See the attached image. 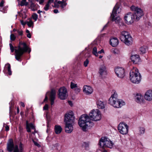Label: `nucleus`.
<instances>
[{
	"mask_svg": "<svg viewBox=\"0 0 152 152\" xmlns=\"http://www.w3.org/2000/svg\"><path fill=\"white\" fill-rule=\"evenodd\" d=\"M83 91L85 94L89 95L92 93L93 89L90 86L85 85L83 88Z\"/></svg>",
	"mask_w": 152,
	"mask_h": 152,
	"instance_id": "dca6fc26",
	"label": "nucleus"
},
{
	"mask_svg": "<svg viewBox=\"0 0 152 152\" xmlns=\"http://www.w3.org/2000/svg\"><path fill=\"white\" fill-rule=\"evenodd\" d=\"M23 45V47H21L19 46L18 49L15 50V52L16 53L15 57L16 59L19 61H21L20 57L25 52L28 51V53H30L31 51V49L28 48L26 44L24 42L20 43V45Z\"/></svg>",
	"mask_w": 152,
	"mask_h": 152,
	"instance_id": "20e7f679",
	"label": "nucleus"
},
{
	"mask_svg": "<svg viewBox=\"0 0 152 152\" xmlns=\"http://www.w3.org/2000/svg\"><path fill=\"white\" fill-rule=\"evenodd\" d=\"M18 5H20L21 6H23L24 5L27 6L28 5V3L27 2H25L22 1L20 2V4H19Z\"/></svg>",
	"mask_w": 152,
	"mask_h": 152,
	"instance_id": "473e14b6",
	"label": "nucleus"
},
{
	"mask_svg": "<svg viewBox=\"0 0 152 152\" xmlns=\"http://www.w3.org/2000/svg\"><path fill=\"white\" fill-rule=\"evenodd\" d=\"M89 115L90 120L95 121H99L101 118L100 113L98 109L92 110L89 113Z\"/></svg>",
	"mask_w": 152,
	"mask_h": 152,
	"instance_id": "1a4fd4ad",
	"label": "nucleus"
},
{
	"mask_svg": "<svg viewBox=\"0 0 152 152\" xmlns=\"http://www.w3.org/2000/svg\"><path fill=\"white\" fill-rule=\"evenodd\" d=\"M33 19H34L35 21H36L38 18V15L36 13H34L32 15Z\"/></svg>",
	"mask_w": 152,
	"mask_h": 152,
	"instance_id": "f704fd0d",
	"label": "nucleus"
},
{
	"mask_svg": "<svg viewBox=\"0 0 152 152\" xmlns=\"http://www.w3.org/2000/svg\"><path fill=\"white\" fill-rule=\"evenodd\" d=\"M16 37L13 34H11L10 35V39L11 41H13L15 39Z\"/></svg>",
	"mask_w": 152,
	"mask_h": 152,
	"instance_id": "c9c22d12",
	"label": "nucleus"
},
{
	"mask_svg": "<svg viewBox=\"0 0 152 152\" xmlns=\"http://www.w3.org/2000/svg\"><path fill=\"white\" fill-rule=\"evenodd\" d=\"M71 88L72 89L75 88L76 87V84H75L72 82H71L70 85Z\"/></svg>",
	"mask_w": 152,
	"mask_h": 152,
	"instance_id": "e433bc0d",
	"label": "nucleus"
},
{
	"mask_svg": "<svg viewBox=\"0 0 152 152\" xmlns=\"http://www.w3.org/2000/svg\"><path fill=\"white\" fill-rule=\"evenodd\" d=\"M58 4H61V3H63V1H58Z\"/></svg>",
	"mask_w": 152,
	"mask_h": 152,
	"instance_id": "e2e57ef3",
	"label": "nucleus"
},
{
	"mask_svg": "<svg viewBox=\"0 0 152 152\" xmlns=\"http://www.w3.org/2000/svg\"><path fill=\"white\" fill-rule=\"evenodd\" d=\"M55 132L56 134L60 133L62 130V129L60 126L56 125L55 128Z\"/></svg>",
	"mask_w": 152,
	"mask_h": 152,
	"instance_id": "bb28decb",
	"label": "nucleus"
},
{
	"mask_svg": "<svg viewBox=\"0 0 152 152\" xmlns=\"http://www.w3.org/2000/svg\"><path fill=\"white\" fill-rule=\"evenodd\" d=\"M99 73L101 75H107L106 68L104 65H101L99 69Z\"/></svg>",
	"mask_w": 152,
	"mask_h": 152,
	"instance_id": "4be33fe9",
	"label": "nucleus"
},
{
	"mask_svg": "<svg viewBox=\"0 0 152 152\" xmlns=\"http://www.w3.org/2000/svg\"><path fill=\"white\" fill-rule=\"evenodd\" d=\"M30 127L32 129H35L34 126L32 123L28 124V121H26V129L27 131L28 132H31V129Z\"/></svg>",
	"mask_w": 152,
	"mask_h": 152,
	"instance_id": "b1692460",
	"label": "nucleus"
},
{
	"mask_svg": "<svg viewBox=\"0 0 152 152\" xmlns=\"http://www.w3.org/2000/svg\"><path fill=\"white\" fill-rule=\"evenodd\" d=\"M118 41L116 38H112L110 40V44L113 47L116 46L118 44Z\"/></svg>",
	"mask_w": 152,
	"mask_h": 152,
	"instance_id": "5701e85b",
	"label": "nucleus"
},
{
	"mask_svg": "<svg viewBox=\"0 0 152 152\" xmlns=\"http://www.w3.org/2000/svg\"><path fill=\"white\" fill-rule=\"evenodd\" d=\"M67 92L66 88L64 87L61 88L58 91V97L61 99H64L67 96Z\"/></svg>",
	"mask_w": 152,
	"mask_h": 152,
	"instance_id": "f8f14e48",
	"label": "nucleus"
},
{
	"mask_svg": "<svg viewBox=\"0 0 152 152\" xmlns=\"http://www.w3.org/2000/svg\"><path fill=\"white\" fill-rule=\"evenodd\" d=\"M135 101L137 103L142 104L144 103L145 101L143 96L140 94H137L135 96Z\"/></svg>",
	"mask_w": 152,
	"mask_h": 152,
	"instance_id": "a211bd4d",
	"label": "nucleus"
},
{
	"mask_svg": "<svg viewBox=\"0 0 152 152\" xmlns=\"http://www.w3.org/2000/svg\"><path fill=\"white\" fill-rule=\"evenodd\" d=\"M26 32L27 33H30L29 31L28 30H26Z\"/></svg>",
	"mask_w": 152,
	"mask_h": 152,
	"instance_id": "0e129e2a",
	"label": "nucleus"
},
{
	"mask_svg": "<svg viewBox=\"0 0 152 152\" xmlns=\"http://www.w3.org/2000/svg\"><path fill=\"white\" fill-rule=\"evenodd\" d=\"M53 0H49L47 3H48L49 4H50L53 1Z\"/></svg>",
	"mask_w": 152,
	"mask_h": 152,
	"instance_id": "6e6d98bb",
	"label": "nucleus"
},
{
	"mask_svg": "<svg viewBox=\"0 0 152 152\" xmlns=\"http://www.w3.org/2000/svg\"><path fill=\"white\" fill-rule=\"evenodd\" d=\"M19 148L17 145H14L12 139L9 140L7 145V150L9 152L12 151L13 152H23V145L21 143L19 145Z\"/></svg>",
	"mask_w": 152,
	"mask_h": 152,
	"instance_id": "39448f33",
	"label": "nucleus"
},
{
	"mask_svg": "<svg viewBox=\"0 0 152 152\" xmlns=\"http://www.w3.org/2000/svg\"><path fill=\"white\" fill-rule=\"evenodd\" d=\"M48 104H46L43 107V109L44 110H48Z\"/></svg>",
	"mask_w": 152,
	"mask_h": 152,
	"instance_id": "37998d69",
	"label": "nucleus"
},
{
	"mask_svg": "<svg viewBox=\"0 0 152 152\" xmlns=\"http://www.w3.org/2000/svg\"><path fill=\"white\" fill-rule=\"evenodd\" d=\"M131 58L132 61L135 64H138L140 60L139 56L137 54L132 55Z\"/></svg>",
	"mask_w": 152,
	"mask_h": 152,
	"instance_id": "412c9836",
	"label": "nucleus"
},
{
	"mask_svg": "<svg viewBox=\"0 0 152 152\" xmlns=\"http://www.w3.org/2000/svg\"><path fill=\"white\" fill-rule=\"evenodd\" d=\"M89 61L88 59H87L84 62V65L86 67L87 66L88 64L89 63Z\"/></svg>",
	"mask_w": 152,
	"mask_h": 152,
	"instance_id": "58836bf2",
	"label": "nucleus"
},
{
	"mask_svg": "<svg viewBox=\"0 0 152 152\" xmlns=\"http://www.w3.org/2000/svg\"><path fill=\"white\" fill-rule=\"evenodd\" d=\"M82 146L85 148L86 149H87L89 146V144L88 142H84L82 145Z\"/></svg>",
	"mask_w": 152,
	"mask_h": 152,
	"instance_id": "2f4dec72",
	"label": "nucleus"
},
{
	"mask_svg": "<svg viewBox=\"0 0 152 152\" xmlns=\"http://www.w3.org/2000/svg\"><path fill=\"white\" fill-rule=\"evenodd\" d=\"M81 90L80 88H78L77 86V93L80 92V91H81Z\"/></svg>",
	"mask_w": 152,
	"mask_h": 152,
	"instance_id": "a18cd8bd",
	"label": "nucleus"
},
{
	"mask_svg": "<svg viewBox=\"0 0 152 152\" xmlns=\"http://www.w3.org/2000/svg\"><path fill=\"white\" fill-rule=\"evenodd\" d=\"M42 12V11H40V10H38V11H37V13L39 14H40V13L41 12Z\"/></svg>",
	"mask_w": 152,
	"mask_h": 152,
	"instance_id": "680f3d73",
	"label": "nucleus"
},
{
	"mask_svg": "<svg viewBox=\"0 0 152 152\" xmlns=\"http://www.w3.org/2000/svg\"><path fill=\"white\" fill-rule=\"evenodd\" d=\"M9 45L10 46V49L11 50L12 52H14V48L13 45L11 43H10L9 44Z\"/></svg>",
	"mask_w": 152,
	"mask_h": 152,
	"instance_id": "a19ab883",
	"label": "nucleus"
},
{
	"mask_svg": "<svg viewBox=\"0 0 152 152\" xmlns=\"http://www.w3.org/2000/svg\"><path fill=\"white\" fill-rule=\"evenodd\" d=\"M20 104H21V105L22 107H25V104L23 102H21Z\"/></svg>",
	"mask_w": 152,
	"mask_h": 152,
	"instance_id": "5fc2aeb1",
	"label": "nucleus"
},
{
	"mask_svg": "<svg viewBox=\"0 0 152 152\" xmlns=\"http://www.w3.org/2000/svg\"><path fill=\"white\" fill-rule=\"evenodd\" d=\"M37 132L35 130L33 132H32V134H34L35 133H36Z\"/></svg>",
	"mask_w": 152,
	"mask_h": 152,
	"instance_id": "338daca9",
	"label": "nucleus"
},
{
	"mask_svg": "<svg viewBox=\"0 0 152 152\" xmlns=\"http://www.w3.org/2000/svg\"><path fill=\"white\" fill-rule=\"evenodd\" d=\"M4 1H2L0 3V7H2L4 5Z\"/></svg>",
	"mask_w": 152,
	"mask_h": 152,
	"instance_id": "de8ad7c7",
	"label": "nucleus"
},
{
	"mask_svg": "<svg viewBox=\"0 0 152 152\" xmlns=\"http://www.w3.org/2000/svg\"><path fill=\"white\" fill-rule=\"evenodd\" d=\"M27 24L29 27H31L33 25V23L31 21H30L29 22H27Z\"/></svg>",
	"mask_w": 152,
	"mask_h": 152,
	"instance_id": "ea45409f",
	"label": "nucleus"
},
{
	"mask_svg": "<svg viewBox=\"0 0 152 152\" xmlns=\"http://www.w3.org/2000/svg\"><path fill=\"white\" fill-rule=\"evenodd\" d=\"M21 23L23 25H25L26 24V23L23 22V21H21Z\"/></svg>",
	"mask_w": 152,
	"mask_h": 152,
	"instance_id": "4d7b16f0",
	"label": "nucleus"
},
{
	"mask_svg": "<svg viewBox=\"0 0 152 152\" xmlns=\"http://www.w3.org/2000/svg\"><path fill=\"white\" fill-rule=\"evenodd\" d=\"M65 132L68 133H70L73 131V126L74 123H72L67 122H65Z\"/></svg>",
	"mask_w": 152,
	"mask_h": 152,
	"instance_id": "4468645a",
	"label": "nucleus"
},
{
	"mask_svg": "<svg viewBox=\"0 0 152 152\" xmlns=\"http://www.w3.org/2000/svg\"><path fill=\"white\" fill-rule=\"evenodd\" d=\"M5 69L7 71L8 74L10 75H12V72L11 70V66L10 64L8 63L5 64L4 67Z\"/></svg>",
	"mask_w": 152,
	"mask_h": 152,
	"instance_id": "393cba45",
	"label": "nucleus"
},
{
	"mask_svg": "<svg viewBox=\"0 0 152 152\" xmlns=\"http://www.w3.org/2000/svg\"><path fill=\"white\" fill-rule=\"evenodd\" d=\"M44 2V0H39V3L40 4H42Z\"/></svg>",
	"mask_w": 152,
	"mask_h": 152,
	"instance_id": "603ef678",
	"label": "nucleus"
},
{
	"mask_svg": "<svg viewBox=\"0 0 152 152\" xmlns=\"http://www.w3.org/2000/svg\"><path fill=\"white\" fill-rule=\"evenodd\" d=\"M49 4L47 3L44 7V9L45 11H47L49 9Z\"/></svg>",
	"mask_w": 152,
	"mask_h": 152,
	"instance_id": "4c0bfd02",
	"label": "nucleus"
},
{
	"mask_svg": "<svg viewBox=\"0 0 152 152\" xmlns=\"http://www.w3.org/2000/svg\"><path fill=\"white\" fill-rule=\"evenodd\" d=\"M145 99L148 101H152V90H149L145 93L144 96Z\"/></svg>",
	"mask_w": 152,
	"mask_h": 152,
	"instance_id": "2eb2a0df",
	"label": "nucleus"
},
{
	"mask_svg": "<svg viewBox=\"0 0 152 152\" xmlns=\"http://www.w3.org/2000/svg\"><path fill=\"white\" fill-rule=\"evenodd\" d=\"M17 112L18 113L19 112V107H17Z\"/></svg>",
	"mask_w": 152,
	"mask_h": 152,
	"instance_id": "052dcab7",
	"label": "nucleus"
},
{
	"mask_svg": "<svg viewBox=\"0 0 152 152\" xmlns=\"http://www.w3.org/2000/svg\"><path fill=\"white\" fill-rule=\"evenodd\" d=\"M75 121V116L73 112L72 111L67 112L64 115V121L74 123Z\"/></svg>",
	"mask_w": 152,
	"mask_h": 152,
	"instance_id": "9d476101",
	"label": "nucleus"
},
{
	"mask_svg": "<svg viewBox=\"0 0 152 152\" xmlns=\"http://www.w3.org/2000/svg\"><path fill=\"white\" fill-rule=\"evenodd\" d=\"M117 94L114 92L109 99L108 103L114 107L119 108L125 105V102L121 99L117 98Z\"/></svg>",
	"mask_w": 152,
	"mask_h": 152,
	"instance_id": "7ed1b4c3",
	"label": "nucleus"
},
{
	"mask_svg": "<svg viewBox=\"0 0 152 152\" xmlns=\"http://www.w3.org/2000/svg\"><path fill=\"white\" fill-rule=\"evenodd\" d=\"M102 53H104V50L103 49H102L100 51L98 52V54H101Z\"/></svg>",
	"mask_w": 152,
	"mask_h": 152,
	"instance_id": "49530a36",
	"label": "nucleus"
},
{
	"mask_svg": "<svg viewBox=\"0 0 152 152\" xmlns=\"http://www.w3.org/2000/svg\"><path fill=\"white\" fill-rule=\"evenodd\" d=\"M53 12L55 13H57L58 12V10L55 9L53 10Z\"/></svg>",
	"mask_w": 152,
	"mask_h": 152,
	"instance_id": "3c124183",
	"label": "nucleus"
},
{
	"mask_svg": "<svg viewBox=\"0 0 152 152\" xmlns=\"http://www.w3.org/2000/svg\"><path fill=\"white\" fill-rule=\"evenodd\" d=\"M147 48L146 46H143L140 47V53L143 54L145 53Z\"/></svg>",
	"mask_w": 152,
	"mask_h": 152,
	"instance_id": "cd10ccee",
	"label": "nucleus"
},
{
	"mask_svg": "<svg viewBox=\"0 0 152 152\" xmlns=\"http://www.w3.org/2000/svg\"><path fill=\"white\" fill-rule=\"evenodd\" d=\"M130 9L134 12V13H128L124 17L126 23L128 25L132 24L135 20H139L143 15L142 11L140 8L132 6Z\"/></svg>",
	"mask_w": 152,
	"mask_h": 152,
	"instance_id": "f257e3e1",
	"label": "nucleus"
},
{
	"mask_svg": "<svg viewBox=\"0 0 152 152\" xmlns=\"http://www.w3.org/2000/svg\"><path fill=\"white\" fill-rule=\"evenodd\" d=\"M114 71L117 76H125L126 75L125 69L122 67H115Z\"/></svg>",
	"mask_w": 152,
	"mask_h": 152,
	"instance_id": "ddd939ff",
	"label": "nucleus"
},
{
	"mask_svg": "<svg viewBox=\"0 0 152 152\" xmlns=\"http://www.w3.org/2000/svg\"><path fill=\"white\" fill-rule=\"evenodd\" d=\"M118 129L120 133L123 135L126 134L128 133V126L124 122H121L119 124Z\"/></svg>",
	"mask_w": 152,
	"mask_h": 152,
	"instance_id": "9b49d317",
	"label": "nucleus"
},
{
	"mask_svg": "<svg viewBox=\"0 0 152 152\" xmlns=\"http://www.w3.org/2000/svg\"><path fill=\"white\" fill-rule=\"evenodd\" d=\"M103 57V56H99V58H101Z\"/></svg>",
	"mask_w": 152,
	"mask_h": 152,
	"instance_id": "774afa93",
	"label": "nucleus"
},
{
	"mask_svg": "<svg viewBox=\"0 0 152 152\" xmlns=\"http://www.w3.org/2000/svg\"><path fill=\"white\" fill-rule=\"evenodd\" d=\"M130 76H141L138 69L136 67H134L130 72Z\"/></svg>",
	"mask_w": 152,
	"mask_h": 152,
	"instance_id": "aec40b11",
	"label": "nucleus"
},
{
	"mask_svg": "<svg viewBox=\"0 0 152 152\" xmlns=\"http://www.w3.org/2000/svg\"><path fill=\"white\" fill-rule=\"evenodd\" d=\"M17 32L19 35H22L23 34V31L22 30H18Z\"/></svg>",
	"mask_w": 152,
	"mask_h": 152,
	"instance_id": "79ce46f5",
	"label": "nucleus"
},
{
	"mask_svg": "<svg viewBox=\"0 0 152 152\" xmlns=\"http://www.w3.org/2000/svg\"><path fill=\"white\" fill-rule=\"evenodd\" d=\"M141 77H129L128 79L133 83L138 84L141 81Z\"/></svg>",
	"mask_w": 152,
	"mask_h": 152,
	"instance_id": "f3484780",
	"label": "nucleus"
},
{
	"mask_svg": "<svg viewBox=\"0 0 152 152\" xmlns=\"http://www.w3.org/2000/svg\"><path fill=\"white\" fill-rule=\"evenodd\" d=\"M121 9H119L117 4L114 7L111 15L112 20L114 21L116 23H118L121 20L120 17L117 15V14L120 13Z\"/></svg>",
	"mask_w": 152,
	"mask_h": 152,
	"instance_id": "0eeeda50",
	"label": "nucleus"
},
{
	"mask_svg": "<svg viewBox=\"0 0 152 152\" xmlns=\"http://www.w3.org/2000/svg\"><path fill=\"white\" fill-rule=\"evenodd\" d=\"M5 130L6 131H8L9 130V127L7 125L5 127Z\"/></svg>",
	"mask_w": 152,
	"mask_h": 152,
	"instance_id": "09e8293b",
	"label": "nucleus"
},
{
	"mask_svg": "<svg viewBox=\"0 0 152 152\" xmlns=\"http://www.w3.org/2000/svg\"><path fill=\"white\" fill-rule=\"evenodd\" d=\"M100 150L102 152H108L107 148L102 147H100Z\"/></svg>",
	"mask_w": 152,
	"mask_h": 152,
	"instance_id": "72a5a7b5",
	"label": "nucleus"
},
{
	"mask_svg": "<svg viewBox=\"0 0 152 152\" xmlns=\"http://www.w3.org/2000/svg\"><path fill=\"white\" fill-rule=\"evenodd\" d=\"M56 94L55 90L53 89H52L50 93V99L51 105H53L54 103V101L56 97Z\"/></svg>",
	"mask_w": 152,
	"mask_h": 152,
	"instance_id": "6ab92c4d",
	"label": "nucleus"
},
{
	"mask_svg": "<svg viewBox=\"0 0 152 152\" xmlns=\"http://www.w3.org/2000/svg\"><path fill=\"white\" fill-rule=\"evenodd\" d=\"M27 37L28 38H31V36L30 33H28L27 35Z\"/></svg>",
	"mask_w": 152,
	"mask_h": 152,
	"instance_id": "8fccbe9b",
	"label": "nucleus"
},
{
	"mask_svg": "<svg viewBox=\"0 0 152 152\" xmlns=\"http://www.w3.org/2000/svg\"><path fill=\"white\" fill-rule=\"evenodd\" d=\"M120 39L126 45L129 46L132 45V38L127 31H123L121 32Z\"/></svg>",
	"mask_w": 152,
	"mask_h": 152,
	"instance_id": "423d86ee",
	"label": "nucleus"
},
{
	"mask_svg": "<svg viewBox=\"0 0 152 152\" xmlns=\"http://www.w3.org/2000/svg\"><path fill=\"white\" fill-rule=\"evenodd\" d=\"M99 145L100 147L111 148L113 145V143L107 137H102L100 140Z\"/></svg>",
	"mask_w": 152,
	"mask_h": 152,
	"instance_id": "6e6552de",
	"label": "nucleus"
},
{
	"mask_svg": "<svg viewBox=\"0 0 152 152\" xmlns=\"http://www.w3.org/2000/svg\"><path fill=\"white\" fill-rule=\"evenodd\" d=\"M34 4H32L31 5V9H32V7H34Z\"/></svg>",
	"mask_w": 152,
	"mask_h": 152,
	"instance_id": "69168bd1",
	"label": "nucleus"
},
{
	"mask_svg": "<svg viewBox=\"0 0 152 152\" xmlns=\"http://www.w3.org/2000/svg\"><path fill=\"white\" fill-rule=\"evenodd\" d=\"M139 133L140 135L143 134L145 132V129L144 127H140L139 128Z\"/></svg>",
	"mask_w": 152,
	"mask_h": 152,
	"instance_id": "c756f323",
	"label": "nucleus"
},
{
	"mask_svg": "<svg viewBox=\"0 0 152 152\" xmlns=\"http://www.w3.org/2000/svg\"><path fill=\"white\" fill-rule=\"evenodd\" d=\"M68 103L71 106H72V102L71 101H68Z\"/></svg>",
	"mask_w": 152,
	"mask_h": 152,
	"instance_id": "864d4df0",
	"label": "nucleus"
},
{
	"mask_svg": "<svg viewBox=\"0 0 152 152\" xmlns=\"http://www.w3.org/2000/svg\"><path fill=\"white\" fill-rule=\"evenodd\" d=\"M78 124L83 132L86 131L89 127H91L94 125L89 116L85 114L80 116L78 121Z\"/></svg>",
	"mask_w": 152,
	"mask_h": 152,
	"instance_id": "f03ea898",
	"label": "nucleus"
},
{
	"mask_svg": "<svg viewBox=\"0 0 152 152\" xmlns=\"http://www.w3.org/2000/svg\"><path fill=\"white\" fill-rule=\"evenodd\" d=\"M107 24H106V25H105L104 26V27H103V29H102V31L103 30H104V29L106 27H107Z\"/></svg>",
	"mask_w": 152,
	"mask_h": 152,
	"instance_id": "bf43d9fd",
	"label": "nucleus"
},
{
	"mask_svg": "<svg viewBox=\"0 0 152 152\" xmlns=\"http://www.w3.org/2000/svg\"><path fill=\"white\" fill-rule=\"evenodd\" d=\"M96 104L99 108L102 109L104 108V105L103 102L99 100L97 101Z\"/></svg>",
	"mask_w": 152,
	"mask_h": 152,
	"instance_id": "a878e982",
	"label": "nucleus"
},
{
	"mask_svg": "<svg viewBox=\"0 0 152 152\" xmlns=\"http://www.w3.org/2000/svg\"><path fill=\"white\" fill-rule=\"evenodd\" d=\"M34 142V144L35 145H36L37 146H39V144L37 142Z\"/></svg>",
	"mask_w": 152,
	"mask_h": 152,
	"instance_id": "13d9d810",
	"label": "nucleus"
},
{
	"mask_svg": "<svg viewBox=\"0 0 152 152\" xmlns=\"http://www.w3.org/2000/svg\"><path fill=\"white\" fill-rule=\"evenodd\" d=\"M49 92H48L46 93V95H45V99H44V102H45L46 101H47L48 99V97L47 96V95L48 93H49Z\"/></svg>",
	"mask_w": 152,
	"mask_h": 152,
	"instance_id": "c03bdc74",
	"label": "nucleus"
},
{
	"mask_svg": "<svg viewBox=\"0 0 152 152\" xmlns=\"http://www.w3.org/2000/svg\"><path fill=\"white\" fill-rule=\"evenodd\" d=\"M92 53L96 56H98V52L97 49L96 47H94L92 50Z\"/></svg>",
	"mask_w": 152,
	"mask_h": 152,
	"instance_id": "c85d7f7f",
	"label": "nucleus"
},
{
	"mask_svg": "<svg viewBox=\"0 0 152 152\" xmlns=\"http://www.w3.org/2000/svg\"><path fill=\"white\" fill-rule=\"evenodd\" d=\"M66 0H63V3H61V7L62 9L64 8L67 5V3L65 2Z\"/></svg>",
	"mask_w": 152,
	"mask_h": 152,
	"instance_id": "7c9ffc66",
	"label": "nucleus"
}]
</instances>
